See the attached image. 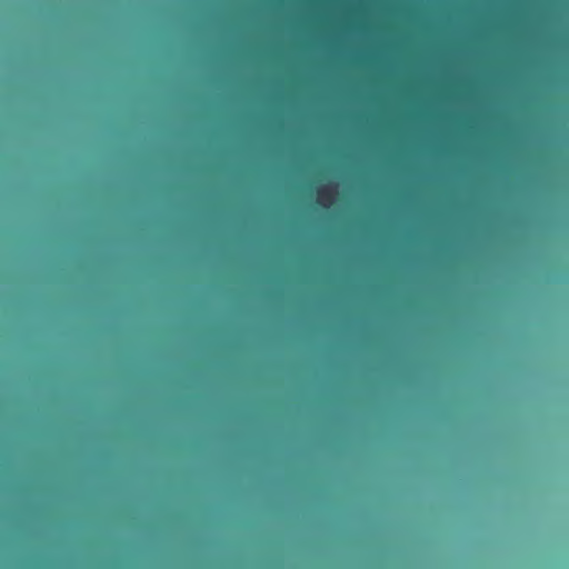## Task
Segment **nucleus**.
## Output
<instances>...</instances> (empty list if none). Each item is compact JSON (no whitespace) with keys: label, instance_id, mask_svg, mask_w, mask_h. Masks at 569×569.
<instances>
[{"label":"nucleus","instance_id":"obj_1","mask_svg":"<svg viewBox=\"0 0 569 569\" xmlns=\"http://www.w3.org/2000/svg\"><path fill=\"white\" fill-rule=\"evenodd\" d=\"M327 196H328V194H327V189L322 188V189H320V190H319V197H320V199L328 198Z\"/></svg>","mask_w":569,"mask_h":569}]
</instances>
